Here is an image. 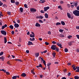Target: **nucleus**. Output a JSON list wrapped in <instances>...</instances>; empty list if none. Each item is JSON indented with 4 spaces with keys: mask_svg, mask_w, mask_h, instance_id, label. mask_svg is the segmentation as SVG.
I'll return each mask as SVG.
<instances>
[{
    "mask_svg": "<svg viewBox=\"0 0 79 79\" xmlns=\"http://www.w3.org/2000/svg\"><path fill=\"white\" fill-rule=\"evenodd\" d=\"M21 76L22 77H26V74L25 73H23L21 74Z\"/></svg>",
    "mask_w": 79,
    "mask_h": 79,
    "instance_id": "obj_10",
    "label": "nucleus"
},
{
    "mask_svg": "<svg viewBox=\"0 0 79 79\" xmlns=\"http://www.w3.org/2000/svg\"><path fill=\"white\" fill-rule=\"evenodd\" d=\"M76 51L77 52H79V49H77Z\"/></svg>",
    "mask_w": 79,
    "mask_h": 79,
    "instance_id": "obj_64",
    "label": "nucleus"
},
{
    "mask_svg": "<svg viewBox=\"0 0 79 79\" xmlns=\"http://www.w3.org/2000/svg\"><path fill=\"white\" fill-rule=\"evenodd\" d=\"M39 22L40 23H44V22L42 21V20L40 19L39 20Z\"/></svg>",
    "mask_w": 79,
    "mask_h": 79,
    "instance_id": "obj_38",
    "label": "nucleus"
},
{
    "mask_svg": "<svg viewBox=\"0 0 79 79\" xmlns=\"http://www.w3.org/2000/svg\"><path fill=\"white\" fill-rule=\"evenodd\" d=\"M3 3L1 1H0V6H1Z\"/></svg>",
    "mask_w": 79,
    "mask_h": 79,
    "instance_id": "obj_45",
    "label": "nucleus"
},
{
    "mask_svg": "<svg viewBox=\"0 0 79 79\" xmlns=\"http://www.w3.org/2000/svg\"><path fill=\"white\" fill-rule=\"evenodd\" d=\"M44 18V16H40V19H43Z\"/></svg>",
    "mask_w": 79,
    "mask_h": 79,
    "instance_id": "obj_62",
    "label": "nucleus"
},
{
    "mask_svg": "<svg viewBox=\"0 0 79 79\" xmlns=\"http://www.w3.org/2000/svg\"><path fill=\"white\" fill-rule=\"evenodd\" d=\"M76 29H79V26H77L76 27Z\"/></svg>",
    "mask_w": 79,
    "mask_h": 79,
    "instance_id": "obj_61",
    "label": "nucleus"
},
{
    "mask_svg": "<svg viewBox=\"0 0 79 79\" xmlns=\"http://www.w3.org/2000/svg\"><path fill=\"white\" fill-rule=\"evenodd\" d=\"M59 32H63V30L62 29H60L59 30Z\"/></svg>",
    "mask_w": 79,
    "mask_h": 79,
    "instance_id": "obj_42",
    "label": "nucleus"
},
{
    "mask_svg": "<svg viewBox=\"0 0 79 79\" xmlns=\"http://www.w3.org/2000/svg\"><path fill=\"white\" fill-rule=\"evenodd\" d=\"M45 44L46 45H49V43H48L47 42H45Z\"/></svg>",
    "mask_w": 79,
    "mask_h": 79,
    "instance_id": "obj_44",
    "label": "nucleus"
},
{
    "mask_svg": "<svg viewBox=\"0 0 79 79\" xmlns=\"http://www.w3.org/2000/svg\"><path fill=\"white\" fill-rule=\"evenodd\" d=\"M6 75H9L10 74V73H9V72H6Z\"/></svg>",
    "mask_w": 79,
    "mask_h": 79,
    "instance_id": "obj_53",
    "label": "nucleus"
},
{
    "mask_svg": "<svg viewBox=\"0 0 79 79\" xmlns=\"http://www.w3.org/2000/svg\"><path fill=\"white\" fill-rule=\"evenodd\" d=\"M68 39H71V38H72V36L69 35L68 37Z\"/></svg>",
    "mask_w": 79,
    "mask_h": 79,
    "instance_id": "obj_43",
    "label": "nucleus"
},
{
    "mask_svg": "<svg viewBox=\"0 0 79 79\" xmlns=\"http://www.w3.org/2000/svg\"><path fill=\"white\" fill-rule=\"evenodd\" d=\"M61 23L60 22H57L56 23V26H58V25H61Z\"/></svg>",
    "mask_w": 79,
    "mask_h": 79,
    "instance_id": "obj_25",
    "label": "nucleus"
},
{
    "mask_svg": "<svg viewBox=\"0 0 79 79\" xmlns=\"http://www.w3.org/2000/svg\"><path fill=\"white\" fill-rule=\"evenodd\" d=\"M18 77V78H19V75H16V76H14L13 77H12V79H16V78Z\"/></svg>",
    "mask_w": 79,
    "mask_h": 79,
    "instance_id": "obj_6",
    "label": "nucleus"
},
{
    "mask_svg": "<svg viewBox=\"0 0 79 79\" xmlns=\"http://www.w3.org/2000/svg\"><path fill=\"white\" fill-rule=\"evenodd\" d=\"M9 27L11 29H13V26L12 25H10L9 26Z\"/></svg>",
    "mask_w": 79,
    "mask_h": 79,
    "instance_id": "obj_23",
    "label": "nucleus"
},
{
    "mask_svg": "<svg viewBox=\"0 0 79 79\" xmlns=\"http://www.w3.org/2000/svg\"><path fill=\"white\" fill-rule=\"evenodd\" d=\"M43 63L44 64H46V62L45 61V60H43Z\"/></svg>",
    "mask_w": 79,
    "mask_h": 79,
    "instance_id": "obj_51",
    "label": "nucleus"
},
{
    "mask_svg": "<svg viewBox=\"0 0 79 79\" xmlns=\"http://www.w3.org/2000/svg\"><path fill=\"white\" fill-rule=\"evenodd\" d=\"M60 37H64V35H63L62 34H60Z\"/></svg>",
    "mask_w": 79,
    "mask_h": 79,
    "instance_id": "obj_41",
    "label": "nucleus"
},
{
    "mask_svg": "<svg viewBox=\"0 0 79 79\" xmlns=\"http://www.w3.org/2000/svg\"><path fill=\"white\" fill-rule=\"evenodd\" d=\"M77 5H78L77 3H75L74 6H75V7H77Z\"/></svg>",
    "mask_w": 79,
    "mask_h": 79,
    "instance_id": "obj_34",
    "label": "nucleus"
},
{
    "mask_svg": "<svg viewBox=\"0 0 79 79\" xmlns=\"http://www.w3.org/2000/svg\"><path fill=\"white\" fill-rule=\"evenodd\" d=\"M35 56L37 58V57H38L39 56V53H35Z\"/></svg>",
    "mask_w": 79,
    "mask_h": 79,
    "instance_id": "obj_15",
    "label": "nucleus"
},
{
    "mask_svg": "<svg viewBox=\"0 0 79 79\" xmlns=\"http://www.w3.org/2000/svg\"><path fill=\"white\" fill-rule=\"evenodd\" d=\"M5 27H4V26H2V30H3V29H5Z\"/></svg>",
    "mask_w": 79,
    "mask_h": 79,
    "instance_id": "obj_55",
    "label": "nucleus"
},
{
    "mask_svg": "<svg viewBox=\"0 0 79 79\" xmlns=\"http://www.w3.org/2000/svg\"><path fill=\"white\" fill-rule=\"evenodd\" d=\"M1 33L4 35H6V32L4 30H1Z\"/></svg>",
    "mask_w": 79,
    "mask_h": 79,
    "instance_id": "obj_2",
    "label": "nucleus"
},
{
    "mask_svg": "<svg viewBox=\"0 0 79 79\" xmlns=\"http://www.w3.org/2000/svg\"><path fill=\"white\" fill-rule=\"evenodd\" d=\"M67 16H68V17L69 18H71V14L69 13H67Z\"/></svg>",
    "mask_w": 79,
    "mask_h": 79,
    "instance_id": "obj_12",
    "label": "nucleus"
},
{
    "mask_svg": "<svg viewBox=\"0 0 79 79\" xmlns=\"http://www.w3.org/2000/svg\"><path fill=\"white\" fill-rule=\"evenodd\" d=\"M76 36L77 37V38L78 39H79V35H76Z\"/></svg>",
    "mask_w": 79,
    "mask_h": 79,
    "instance_id": "obj_49",
    "label": "nucleus"
},
{
    "mask_svg": "<svg viewBox=\"0 0 79 79\" xmlns=\"http://www.w3.org/2000/svg\"><path fill=\"white\" fill-rule=\"evenodd\" d=\"M30 41H34L35 40V38H33L32 39V38H30Z\"/></svg>",
    "mask_w": 79,
    "mask_h": 79,
    "instance_id": "obj_17",
    "label": "nucleus"
},
{
    "mask_svg": "<svg viewBox=\"0 0 79 79\" xmlns=\"http://www.w3.org/2000/svg\"><path fill=\"white\" fill-rule=\"evenodd\" d=\"M45 17L46 18H48V15L47 13L45 14Z\"/></svg>",
    "mask_w": 79,
    "mask_h": 79,
    "instance_id": "obj_14",
    "label": "nucleus"
},
{
    "mask_svg": "<svg viewBox=\"0 0 79 79\" xmlns=\"http://www.w3.org/2000/svg\"><path fill=\"white\" fill-rule=\"evenodd\" d=\"M11 3H15V1L14 0H11Z\"/></svg>",
    "mask_w": 79,
    "mask_h": 79,
    "instance_id": "obj_30",
    "label": "nucleus"
},
{
    "mask_svg": "<svg viewBox=\"0 0 79 79\" xmlns=\"http://www.w3.org/2000/svg\"><path fill=\"white\" fill-rule=\"evenodd\" d=\"M4 43L6 44L7 42V40L6 39V37H4Z\"/></svg>",
    "mask_w": 79,
    "mask_h": 79,
    "instance_id": "obj_18",
    "label": "nucleus"
},
{
    "mask_svg": "<svg viewBox=\"0 0 79 79\" xmlns=\"http://www.w3.org/2000/svg\"><path fill=\"white\" fill-rule=\"evenodd\" d=\"M2 6H3V7H6V8H7V6H7V5H6L4 4L2 5Z\"/></svg>",
    "mask_w": 79,
    "mask_h": 79,
    "instance_id": "obj_31",
    "label": "nucleus"
},
{
    "mask_svg": "<svg viewBox=\"0 0 79 79\" xmlns=\"http://www.w3.org/2000/svg\"><path fill=\"white\" fill-rule=\"evenodd\" d=\"M71 73H68V75L69 76H71Z\"/></svg>",
    "mask_w": 79,
    "mask_h": 79,
    "instance_id": "obj_60",
    "label": "nucleus"
},
{
    "mask_svg": "<svg viewBox=\"0 0 79 79\" xmlns=\"http://www.w3.org/2000/svg\"><path fill=\"white\" fill-rule=\"evenodd\" d=\"M19 2H18L17 1L15 2V5H19Z\"/></svg>",
    "mask_w": 79,
    "mask_h": 79,
    "instance_id": "obj_40",
    "label": "nucleus"
},
{
    "mask_svg": "<svg viewBox=\"0 0 79 79\" xmlns=\"http://www.w3.org/2000/svg\"><path fill=\"white\" fill-rule=\"evenodd\" d=\"M35 26H36V27H40V24L37 23H36L35 24Z\"/></svg>",
    "mask_w": 79,
    "mask_h": 79,
    "instance_id": "obj_9",
    "label": "nucleus"
},
{
    "mask_svg": "<svg viewBox=\"0 0 79 79\" xmlns=\"http://www.w3.org/2000/svg\"><path fill=\"white\" fill-rule=\"evenodd\" d=\"M19 10L20 11L21 13H22L23 11V9L22 7H20L19 9Z\"/></svg>",
    "mask_w": 79,
    "mask_h": 79,
    "instance_id": "obj_21",
    "label": "nucleus"
},
{
    "mask_svg": "<svg viewBox=\"0 0 79 79\" xmlns=\"http://www.w3.org/2000/svg\"><path fill=\"white\" fill-rule=\"evenodd\" d=\"M5 57L2 56V57H0V60H1L2 59V61H3V60H5Z\"/></svg>",
    "mask_w": 79,
    "mask_h": 79,
    "instance_id": "obj_16",
    "label": "nucleus"
},
{
    "mask_svg": "<svg viewBox=\"0 0 79 79\" xmlns=\"http://www.w3.org/2000/svg\"><path fill=\"white\" fill-rule=\"evenodd\" d=\"M77 10H79V6L77 7Z\"/></svg>",
    "mask_w": 79,
    "mask_h": 79,
    "instance_id": "obj_63",
    "label": "nucleus"
},
{
    "mask_svg": "<svg viewBox=\"0 0 79 79\" xmlns=\"http://www.w3.org/2000/svg\"><path fill=\"white\" fill-rule=\"evenodd\" d=\"M11 33H12V35H13L14 34H15V31H11Z\"/></svg>",
    "mask_w": 79,
    "mask_h": 79,
    "instance_id": "obj_47",
    "label": "nucleus"
},
{
    "mask_svg": "<svg viewBox=\"0 0 79 79\" xmlns=\"http://www.w3.org/2000/svg\"><path fill=\"white\" fill-rule=\"evenodd\" d=\"M71 7L72 8H73L74 7V4L73 5L71 4Z\"/></svg>",
    "mask_w": 79,
    "mask_h": 79,
    "instance_id": "obj_59",
    "label": "nucleus"
},
{
    "mask_svg": "<svg viewBox=\"0 0 79 79\" xmlns=\"http://www.w3.org/2000/svg\"><path fill=\"white\" fill-rule=\"evenodd\" d=\"M3 53H4L3 52H1L0 53V56H2V55H3Z\"/></svg>",
    "mask_w": 79,
    "mask_h": 79,
    "instance_id": "obj_33",
    "label": "nucleus"
},
{
    "mask_svg": "<svg viewBox=\"0 0 79 79\" xmlns=\"http://www.w3.org/2000/svg\"><path fill=\"white\" fill-rule=\"evenodd\" d=\"M26 52L27 53H29V51L28 50H27Z\"/></svg>",
    "mask_w": 79,
    "mask_h": 79,
    "instance_id": "obj_58",
    "label": "nucleus"
},
{
    "mask_svg": "<svg viewBox=\"0 0 79 79\" xmlns=\"http://www.w3.org/2000/svg\"><path fill=\"white\" fill-rule=\"evenodd\" d=\"M76 69H77V70L76 71V72L79 73V67L78 66L76 67Z\"/></svg>",
    "mask_w": 79,
    "mask_h": 79,
    "instance_id": "obj_13",
    "label": "nucleus"
},
{
    "mask_svg": "<svg viewBox=\"0 0 79 79\" xmlns=\"http://www.w3.org/2000/svg\"><path fill=\"white\" fill-rule=\"evenodd\" d=\"M65 52H68V49L67 48H65L64 49Z\"/></svg>",
    "mask_w": 79,
    "mask_h": 79,
    "instance_id": "obj_28",
    "label": "nucleus"
},
{
    "mask_svg": "<svg viewBox=\"0 0 79 79\" xmlns=\"http://www.w3.org/2000/svg\"><path fill=\"white\" fill-rule=\"evenodd\" d=\"M52 44H56V42L53 41L52 42Z\"/></svg>",
    "mask_w": 79,
    "mask_h": 79,
    "instance_id": "obj_39",
    "label": "nucleus"
},
{
    "mask_svg": "<svg viewBox=\"0 0 79 79\" xmlns=\"http://www.w3.org/2000/svg\"><path fill=\"white\" fill-rule=\"evenodd\" d=\"M14 26L15 28H17L19 27V24L18 23H15L14 24Z\"/></svg>",
    "mask_w": 79,
    "mask_h": 79,
    "instance_id": "obj_8",
    "label": "nucleus"
},
{
    "mask_svg": "<svg viewBox=\"0 0 79 79\" xmlns=\"http://www.w3.org/2000/svg\"><path fill=\"white\" fill-rule=\"evenodd\" d=\"M44 11H47L49 9H50V7L48 6L46 7H45L44 8Z\"/></svg>",
    "mask_w": 79,
    "mask_h": 79,
    "instance_id": "obj_5",
    "label": "nucleus"
},
{
    "mask_svg": "<svg viewBox=\"0 0 79 79\" xmlns=\"http://www.w3.org/2000/svg\"><path fill=\"white\" fill-rule=\"evenodd\" d=\"M60 4H63V3H64V2H63V1H61L60 2Z\"/></svg>",
    "mask_w": 79,
    "mask_h": 79,
    "instance_id": "obj_46",
    "label": "nucleus"
},
{
    "mask_svg": "<svg viewBox=\"0 0 79 79\" xmlns=\"http://www.w3.org/2000/svg\"><path fill=\"white\" fill-rule=\"evenodd\" d=\"M56 47V46L55 45H52L51 47V48L52 50H55V48Z\"/></svg>",
    "mask_w": 79,
    "mask_h": 79,
    "instance_id": "obj_3",
    "label": "nucleus"
},
{
    "mask_svg": "<svg viewBox=\"0 0 79 79\" xmlns=\"http://www.w3.org/2000/svg\"><path fill=\"white\" fill-rule=\"evenodd\" d=\"M40 12L41 13H45V12H44V10H40Z\"/></svg>",
    "mask_w": 79,
    "mask_h": 79,
    "instance_id": "obj_50",
    "label": "nucleus"
},
{
    "mask_svg": "<svg viewBox=\"0 0 79 79\" xmlns=\"http://www.w3.org/2000/svg\"><path fill=\"white\" fill-rule=\"evenodd\" d=\"M51 65V63H49L47 64L48 66H50Z\"/></svg>",
    "mask_w": 79,
    "mask_h": 79,
    "instance_id": "obj_56",
    "label": "nucleus"
},
{
    "mask_svg": "<svg viewBox=\"0 0 79 79\" xmlns=\"http://www.w3.org/2000/svg\"><path fill=\"white\" fill-rule=\"evenodd\" d=\"M48 34L49 35H51V31H48Z\"/></svg>",
    "mask_w": 79,
    "mask_h": 79,
    "instance_id": "obj_57",
    "label": "nucleus"
},
{
    "mask_svg": "<svg viewBox=\"0 0 79 79\" xmlns=\"http://www.w3.org/2000/svg\"><path fill=\"white\" fill-rule=\"evenodd\" d=\"M73 69L74 71H75V70H76V67H74L73 68Z\"/></svg>",
    "mask_w": 79,
    "mask_h": 79,
    "instance_id": "obj_48",
    "label": "nucleus"
},
{
    "mask_svg": "<svg viewBox=\"0 0 79 79\" xmlns=\"http://www.w3.org/2000/svg\"><path fill=\"white\" fill-rule=\"evenodd\" d=\"M78 11L79 10H75L73 11V13L75 16H77Z\"/></svg>",
    "mask_w": 79,
    "mask_h": 79,
    "instance_id": "obj_1",
    "label": "nucleus"
},
{
    "mask_svg": "<svg viewBox=\"0 0 79 79\" xmlns=\"http://www.w3.org/2000/svg\"><path fill=\"white\" fill-rule=\"evenodd\" d=\"M42 3H44L45 2V0H43V1L41 2Z\"/></svg>",
    "mask_w": 79,
    "mask_h": 79,
    "instance_id": "obj_52",
    "label": "nucleus"
},
{
    "mask_svg": "<svg viewBox=\"0 0 79 79\" xmlns=\"http://www.w3.org/2000/svg\"><path fill=\"white\" fill-rule=\"evenodd\" d=\"M28 45H33V43H32L31 41H28Z\"/></svg>",
    "mask_w": 79,
    "mask_h": 79,
    "instance_id": "obj_11",
    "label": "nucleus"
},
{
    "mask_svg": "<svg viewBox=\"0 0 79 79\" xmlns=\"http://www.w3.org/2000/svg\"><path fill=\"white\" fill-rule=\"evenodd\" d=\"M39 67L40 68H43V67H42V64H40L39 65Z\"/></svg>",
    "mask_w": 79,
    "mask_h": 79,
    "instance_id": "obj_36",
    "label": "nucleus"
},
{
    "mask_svg": "<svg viewBox=\"0 0 79 79\" xmlns=\"http://www.w3.org/2000/svg\"><path fill=\"white\" fill-rule=\"evenodd\" d=\"M74 78L75 79H79V77L77 76H75Z\"/></svg>",
    "mask_w": 79,
    "mask_h": 79,
    "instance_id": "obj_22",
    "label": "nucleus"
},
{
    "mask_svg": "<svg viewBox=\"0 0 79 79\" xmlns=\"http://www.w3.org/2000/svg\"><path fill=\"white\" fill-rule=\"evenodd\" d=\"M11 12L10 11H8L7 12V14H8V15H9V16H10V15H11Z\"/></svg>",
    "mask_w": 79,
    "mask_h": 79,
    "instance_id": "obj_29",
    "label": "nucleus"
},
{
    "mask_svg": "<svg viewBox=\"0 0 79 79\" xmlns=\"http://www.w3.org/2000/svg\"><path fill=\"white\" fill-rule=\"evenodd\" d=\"M30 36L31 37H35V35H32V34H31L30 35Z\"/></svg>",
    "mask_w": 79,
    "mask_h": 79,
    "instance_id": "obj_24",
    "label": "nucleus"
},
{
    "mask_svg": "<svg viewBox=\"0 0 79 79\" xmlns=\"http://www.w3.org/2000/svg\"><path fill=\"white\" fill-rule=\"evenodd\" d=\"M56 53H55V52H53L52 53V55L53 56V57L54 58H55V54Z\"/></svg>",
    "mask_w": 79,
    "mask_h": 79,
    "instance_id": "obj_26",
    "label": "nucleus"
},
{
    "mask_svg": "<svg viewBox=\"0 0 79 79\" xmlns=\"http://www.w3.org/2000/svg\"><path fill=\"white\" fill-rule=\"evenodd\" d=\"M69 45V46H71L72 45H73V43H72V42H69L68 43Z\"/></svg>",
    "mask_w": 79,
    "mask_h": 79,
    "instance_id": "obj_19",
    "label": "nucleus"
},
{
    "mask_svg": "<svg viewBox=\"0 0 79 79\" xmlns=\"http://www.w3.org/2000/svg\"><path fill=\"white\" fill-rule=\"evenodd\" d=\"M24 6L25 8H28V7H27V5L26 4H25L24 5Z\"/></svg>",
    "mask_w": 79,
    "mask_h": 79,
    "instance_id": "obj_35",
    "label": "nucleus"
},
{
    "mask_svg": "<svg viewBox=\"0 0 79 79\" xmlns=\"http://www.w3.org/2000/svg\"><path fill=\"white\" fill-rule=\"evenodd\" d=\"M17 22L18 23H20V20L19 19L17 20Z\"/></svg>",
    "mask_w": 79,
    "mask_h": 79,
    "instance_id": "obj_54",
    "label": "nucleus"
},
{
    "mask_svg": "<svg viewBox=\"0 0 79 79\" xmlns=\"http://www.w3.org/2000/svg\"><path fill=\"white\" fill-rule=\"evenodd\" d=\"M46 52H47V50H45V51H43V52H42L41 53L42 54H43V53H45Z\"/></svg>",
    "mask_w": 79,
    "mask_h": 79,
    "instance_id": "obj_37",
    "label": "nucleus"
},
{
    "mask_svg": "<svg viewBox=\"0 0 79 79\" xmlns=\"http://www.w3.org/2000/svg\"><path fill=\"white\" fill-rule=\"evenodd\" d=\"M55 50H56V51H57V52H59V48H57L56 47L55 48Z\"/></svg>",
    "mask_w": 79,
    "mask_h": 79,
    "instance_id": "obj_32",
    "label": "nucleus"
},
{
    "mask_svg": "<svg viewBox=\"0 0 79 79\" xmlns=\"http://www.w3.org/2000/svg\"><path fill=\"white\" fill-rule=\"evenodd\" d=\"M61 24L62 25H63V26H64L65 25V23L63 21H61Z\"/></svg>",
    "mask_w": 79,
    "mask_h": 79,
    "instance_id": "obj_20",
    "label": "nucleus"
},
{
    "mask_svg": "<svg viewBox=\"0 0 79 79\" xmlns=\"http://www.w3.org/2000/svg\"><path fill=\"white\" fill-rule=\"evenodd\" d=\"M57 45L59 47H60V48H63V47H62V44H60V43H57Z\"/></svg>",
    "mask_w": 79,
    "mask_h": 79,
    "instance_id": "obj_7",
    "label": "nucleus"
},
{
    "mask_svg": "<svg viewBox=\"0 0 79 79\" xmlns=\"http://www.w3.org/2000/svg\"><path fill=\"white\" fill-rule=\"evenodd\" d=\"M30 11L31 12H33V13H34V12H36V9H35L32 8L30 9Z\"/></svg>",
    "mask_w": 79,
    "mask_h": 79,
    "instance_id": "obj_4",
    "label": "nucleus"
},
{
    "mask_svg": "<svg viewBox=\"0 0 79 79\" xmlns=\"http://www.w3.org/2000/svg\"><path fill=\"white\" fill-rule=\"evenodd\" d=\"M15 61H20V62H21L22 61L19 59H17L15 60Z\"/></svg>",
    "mask_w": 79,
    "mask_h": 79,
    "instance_id": "obj_27",
    "label": "nucleus"
}]
</instances>
